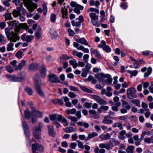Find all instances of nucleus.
I'll list each match as a JSON object with an SVG mask.
<instances>
[{
  "label": "nucleus",
  "mask_w": 153,
  "mask_h": 153,
  "mask_svg": "<svg viewBox=\"0 0 153 153\" xmlns=\"http://www.w3.org/2000/svg\"><path fill=\"white\" fill-rule=\"evenodd\" d=\"M33 0L35 2L38 1V0ZM24 5L30 12H32L34 9L36 8L37 7V5L33 3L32 0H25Z\"/></svg>",
  "instance_id": "nucleus-1"
},
{
  "label": "nucleus",
  "mask_w": 153,
  "mask_h": 153,
  "mask_svg": "<svg viewBox=\"0 0 153 153\" xmlns=\"http://www.w3.org/2000/svg\"><path fill=\"white\" fill-rule=\"evenodd\" d=\"M43 126V124L41 123H39L38 124V126H35L33 128L34 135L35 137L37 139L40 138L41 130Z\"/></svg>",
  "instance_id": "nucleus-2"
},
{
  "label": "nucleus",
  "mask_w": 153,
  "mask_h": 153,
  "mask_svg": "<svg viewBox=\"0 0 153 153\" xmlns=\"http://www.w3.org/2000/svg\"><path fill=\"white\" fill-rule=\"evenodd\" d=\"M136 89L134 87L128 88L127 91L128 97L130 99H132L136 97H137L136 94Z\"/></svg>",
  "instance_id": "nucleus-3"
},
{
  "label": "nucleus",
  "mask_w": 153,
  "mask_h": 153,
  "mask_svg": "<svg viewBox=\"0 0 153 153\" xmlns=\"http://www.w3.org/2000/svg\"><path fill=\"white\" fill-rule=\"evenodd\" d=\"M70 5L72 7H74V12L78 14L80 13L79 10H82L83 9V6L79 5L75 2L72 1Z\"/></svg>",
  "instance_id": "nucleus-4"
},
{
  "label": "nucleus",
  "mask_w": 153,
  "mask_h": 153,
  "mask_svg": "<svg viewBox=\"0 0 153 153\" xmlns=\"http://www.w3.org/2000/svg\"><path fill=\"white\" fill-rule=\"evenodd\" d=\"M48 80L52 83H57L60 82L59 78L55 74H50L48 76Z\"/></svg>",
  "instance_id": "nucleus-5"
},
{
  "label": "nucleus",
  "mask_w": 153,
  "mask_h": 153,
  "mask_svg": "<svg viewBox=\"0 0 153 153\" xmlns=\"http://www.w3.org/2000/svg\"><path fill=\"white\" fill-rule=\"evenodd\" d=\"M37 149L39 152H42L44 151V148L43 146L38 143H35L32 145V150L33 153H38L36 152Z\"/></svg>",
  "instance_id": "nucleus-6"
},
{
  "label": "nucleus",
  "mask_w": 153,
  "mask_h": 153,
  "mask_svg": "<svg viewBox=\"0 0 153 153\" xmlns=\"http://www.w3.org/2000/svg\"><path fill=\"white\" fill-rule=\"evenodd\" d=\"M19 33H15L13 32H11V35L8 39L10 42H16L17 41H18L20 39V37L18 36Z\"/></svg>",
  "instance_id": "nucleus-7"
},
{
  "label": "nucleus",
  "mask_w": 153,
  "mask_h": 153,
  "mask_svg": "<svg viewBox=\"0 0 153 153\" xmlns=\"http://www.w3.org/2000/svg\"><path fill=\"white\" fill-rule=\"evenodd\" d=\"M29 28V26L27 25L26 23L20 24H19L15 28V31L16 33H18L22 29H27Z\"/></svg>",
  "instance_id": "nucleus-8"
},
{
  "label": "nucleus",
  "mask_w": 153,
  "mask_h": 153,
  "mask_svg": "<svg viewBox=\"0 0 153 153\" xmlns=\"http://www.w3.org/2000/svg\"><path fill=\"white\" fill-rule=\"evenodd\" d=\"M91 96L93 98L96 100L97 102H98L100 104L103 105H105L106 104V102L99 96L96 95H92Z\"/></svg>",
  "instance_id": "nucleus-9"
},
{
  "label": "nucleus",
  "mask_w": 153,
  "mask_h": 153,
  "mask_svg": "<svg viewBox=\"0 0 153 153\" xmlns=\"http://www.w3.org/2000/svg\"><path fill=\"white\" fill-rule=\"evenodd\" d=\"M91 22L94 25H95L97 23L98 16L95 13H92L90 14Z\"/></svg>",
  "instance_id": "nucleus-10"
},
{
  "label": "nucleus",
  "mask_w": 153,
  "mask_h": 153,
  "mask_svg": "<svg viewBox=\"0 0 153 153\" xmlns=\"http://www.w3.org/2000/svg\"><path fill=\"white\" fill-rule=\"evenodd\" d=\"M34 86L35 88L39 87H41V82L39 79V75L38 74H36L35 75L34 79Z\"/></svg>",
  "instance_id": "nucleus-11"
},
{
  "label": "nucleus",
  "mask_w": 153,
  "mask_h": 153,
  "mask_svg": "<svg viewBox=\"0 0 153 153\" xmlns=\"http://www.w3.org/2000/svg\"><path fill=\"white\" fill-rule=\"evenodd\" d=\"M48 133L49 135L53 137H54L56 135V133L54 131V128L53 126H48Z\"/></svg>",
  "instance_id": "nucleus-12"
},
{
  "label": "nucleus",
  "mask_w": 153,
  "mask_h": 153,
  "mask_svg": "<svg viewBox=\"0 0 153 153\" xmlns=\"http://www.w3.org/2000/svg\"><path fill=\"white\" fill-rule=\"evenodd\" d=\"M95 78H97L100 82H105L104 78L106 77V75L102 73H100L98 74L95 75Z\"/></svg>",
  "instance_id": "nucleus-13"
},
{
  "label": "nucleus",
  "mask_w": 153,
  "mask_h": 153,
  "mask_svg": "<svg viewBox=\"0 0 153 153\" xmlns=\"http://www.w3.org/2000/svg\"><path fill=\"white\" fill-rule=\"evenodd\" d=\"M21 9L20 7H18L16 8V10H14L12 12L13 16L15 17H16L21 15Z\"/></svg>",
  "instance_id": "nucleus-14"
},
{
  "label": "nucleus",
  "mask_w": 153,
  "mask_h": 153,
  "mask_svg": "<svg viewBox=\"0 0 153 153\" xmlns=\"http://www.w3.org/2000/svg\"><path fill=\"white\" fill-rule=\"evenodd\" d=\"M24 79V77H18L16 76H13L10 81L13 82H21Z\"/></svg>",
  "instance_id": "nucleus-15"
},
{
  "label": "nucleus",
  "mask_w": 153,
  "mask_h": 153,
  "mask_svg": "<svg viewBox=\"0 0 153 153\" xmlns=\"http://www.w3.org/2000/svg\"><path fill=\"white\" fill-rule=\"evenodd\" d=\"M30 107L32 108L34 115H36V117H41L42 116V113L36 110L35 108L32 105H30Z\"/></svg>",
  "instance_id": "nucleus-16"
},
{
  "label": "nucleus",
  "mask_w": 153,
  "mask_h": 153,
  "mask_svg": "<svg viewBox=\"0 0 153 153\" xmlns=\"http://www.w3.org/2000/svg\"><path fill=\"white\" fill-rule=\"evenodd\" d=\"M99 147L101 149L105 148L108 150L111 148V146L110 144L108 143H100L99 145Z\"/></svg>",
  "instance_id": "nucleus-17"
},
{
  "label": "nucleus",
  "mask_w": 153,
  "mask_h": 153,
  "mask_svg": "<svg viewBox=\"0 0 153 153\" xmlns=\"http://www.w3.org/2000/svg\"><path fill=\"white\" fill-rule=\"evenodd\" d=\"M98 134L96 132H93L88 134V137L85 139V141H87L92 138L97 137L98 136Z\"/></svg>",
  "instance_id": "nucleus-18"
},
{
  "label": "nucleus",
  "mask_w": 153,
  "mask_h": 153,
  "mask_svg": "<svg viewBox=\"0 0 153 153\" xmlns=\"http://www.w3.org/2000/svg\"><path fill=\"white\" fill-rule=\"evenodd\" d=\"M34 114L33 112H29L28 109H26L25 111V118L28 119L31 116Z\"/></svg>",
  "instance_id": "nucleus-19"
},
{
  "label": "nucleus",
  "mask_w": 153,
  "mask_h": 153,
  "mask_svg": "<svg viewBox=\"0 0 153 153\" xmlns=\"http://www.w3.org/2000/svg\"><path fill=\"white\" fill-rule=\"evenodd\" d=\"M25 63V60L22 61L18 65L16 68L15 70L16 71H19L21 70L24 67Z\"/></svg>",
  "instance_id": "nucleus-20"
},
{
  "label": "nucleus",
  "mask_w": 153,
  "mask_h": 153,
  "mask_svg": "<svg viewBox=\"0 0 153 153\" xmlns=\"http://www.w3.org/2000/svg\"><path fill=\"white\" fill-rule=\"evenodd\" d=\"M72 58V57H70L66 54H62L60 57V62L61 63H63L67 60Z\"/></svg>",
  "instance_id": "nucleus-21"
},
{
  "label": "nucleus",
  "mask_w": 153,
  "mask_h": 153,
  "mask_svg": "<svg viewBox=\"0 0 153 153\" xmlns=\"http://www.w3.org/2000/svg\"><path fill=\"white\" fill-rule=\"evenodd\" d=\"M76 40L77 42L80 43L82 44L86 45H88L87 41L84 38L78 39H76Z\"/></svg>",
  "instance_id": "nucleus-22"
},
{
  "label": "nucleus",
  "mask_w": 153,
  "mask_h": 153,
  "mask_svg": "<svg viewBox=\"0 0 153 153\" xmlns=\"http://www.w3.org/2000/svg\"><path fill=\"white\" fill-rule=\"evenodd\" d=\"M22 125L23 126V127L25 131V133L27 135H29V132H28V126L26 123L25 121H23L22 122Z\"/></svg>",
  "instance_id": "nucleus-23"
},
{
  "label": "nucleus",
  "mask_w": 153,
  "mask_h": 153,
  "mask_svg": "<svg viewBox=\"0 0 153 153\" xmlns=\"http://www.w3.org/2000/svg\"><path fill=\"white\" fill-rule=\"evenodd\" d=\"M122 101L123 107L128 110L130 109L131 108V106L128 104V103L124 100H122Z\"/></svg>",
  "instance_id": "nucleus-24"
},
{
  "label": "nucleus",
  "mask_w": 153,
  "mask_h": 153,
  "mask_svg": "<svg viewBox=\"0 0 153 153\" xmlns=\"http://www.w3.org/2000/svg\"><path fill=\"white\" fill-rule=\"evenodd\" d=\"M38 65L37 64L32 63L29 66V68L31 71H34L37 69L38 68Z\"/></svg>",
  "instance_id": "nucleus-25"
},
{
  "label": "nucleus",
  "mask_w": 153,
  "mask_h": 153,
  "mask_svg": "<svg viewBox=\"0 0 153 153\" xmlns=\"http://www.w3.org/2000/svg\"><path fill=\"white\" fill-rule=\"evenodd\" d=\"M121 105V103L120 102H118L115 103V105L112 106V110L115 111H118V108Z\"/></svg>",
  "instance_id": "nucleus-26"
},
{
  "label": "nucleus",
  "mask_w": 153,
  "mask_h": 153,
  "mask_svg": "<svg viewBox=\"0 0 153 153\" xmlns=\"http://www.w3.org/2000/svg\"><path fill=\"white\" fill-rule=\"evenodd\" d=\"M134 149V147L133 146H128L126 151L127 153H133V151Z\"/></svg>",
  "instance_id": "nucleus-27"
},
{
  "label": "nucleus",
  "mask_w": 153,
  "mask_h": 153,
  "mask_svg": "<svg viewBox=\"0 0 153 153\" xmlns=\"http://www.w3.org/2000/svg\"><path fill=\"white\" fill-rule=\"evenodd\" d=\"M46 71L45 67L42 66L40 71V74L42 77H44L45 76Z\"/></svg>",
  "instance_id": "nucleus-28"
},
{
  "label": "nucleus",
  "mask_w": 153,
  "mask_h": 153,
  "mask_svg": "<svg viewBox=\"0 0 153 153\" xmlns=\"http://www.w3.org/2000/svg\"><path fill=\"white\" fill-rule=\"evenodd\" d=\"M14 44L12 42H10L7 45V50L8 51H11L13 50V48Z\"/></svg>",
  "instance_id": "nucleus-29"
},
{
  "label": "nucleus",
  "mask_w": 153,
  "mask_h": 153,
  "mask_svg": "<svg viewBox=\"0 0 153 153\" xmlns=\"http://www.w3.org/2000/svg\"><path fill=\"white\" fill-rule=\"evenodd\" d=\"M126 134V131L125 130H123L119 133V135L118 137L122 140H123L125 138L124 135Z\"/></svg>",
  "instance_id": "nucleus-30"
},
{
  "label": "nucleus",
  "mask_w": 153,
  "mask_h": 153,
  "mask_svg": "<svg viewBox=\"0 0 153 153\" xmlns=\"http://www.w3.org/2000/svg\"><path fill=\"white\" fill-rule=\"evenodd\" d=\"M41 29L40 27L37 28L36 32L35 33L36 38L37 39H39L40 37Z\"/></svg>",
  "instance_id": "nucleus-31"
},
{
  "label": "nucleus",
  "mask_w": 153,
  "mask_h": 153,
  "mask_svg": "<svg viewBox=\"0 0 153 153\" xmlns=\"http://www.w3.org/2000/svg\"><path fill=\"white\" fill-rule=\"evenodd\" d=\"M100 137L103 140H106L109 139L110 138L111 136L109 133H107L105 134H102L101 135Z\"/></svg>",
  "instance_id": "nucleus-32"
},
{
  "label": "nucleus",
  "mask_w": 153,
  "mask_h": 153,
  "mask_svg": "<svg viewBox=\"0 0 153 153\" xmlns=\"http://www.w3.org/2000/svg\"><path fill=\"white\" fill-rule=\"evenodd\" d=\"M113 126L114 128L118 127L120 130H122L123 128L122 126V123L121 122L116 123L113 125Z\"/></svg>",
  "instance_id": "nucleus-33"
},
{
  "label": "nucleus",
  "mask_w": 153,
  "mask_h": 153,
  "mask_svg": "<svg viewBox=\"0 0 153 153\" xmlns=\"http://www.w3.org/2000/svg\"><path fill=\"white\" fill-rule=\"evenodd\" d=\"M144 141L145 143H153V135H152L150 138L148 137L145 138Z\"/></svg>",
  "instance_id": "nucleus-34"
},
{
  "label": "nucleus",
  "mask_w": 153,
  "mask_h": 153,
  "mask_svg": "<svg viewBox=\"0 0 153 153\" xmlns=\"http://www.w3.org/2000/svg\"><path fill=\"white\" fill-rule=\"evenodd\" d=\"M72 54L74 56H77L79 58H81L82 57L83 54L81 52H78L75 50H73Z\"/></svg>",
  "instance_id": "nucleus-35"
},
{
  "label": "nucleus",
  "mask_w": 153,
  "mask_h": 153,
  "mask_svg": "<svg viewBox=\"0 0 153 153\" xmlns=\"http://www.w3.org/2000/svg\"><path fill=\"white\" fill-rule=\"evenodd\" d=\"M66 111L68 115L70 114H76V109L74 108L71 109L67 110H66Z\"/></svg>",
  "instance_id": "nucleus-36"
},
{
  "label": "nucleus",
  "mask_w": 153,
  "mask_h": 153,
  "mask_svg": "<svg viewBox=\"0 0 153 153\" xmlns=\"http://www.w3.org/2000/svg\"><path fill=\"white\" fill-rule=\"evenodd\" d=\"M8 24L9 27H10L11 28H12L16 27L17 25V24L16 23V21H15L9 22L8 23Z\"/></svg>",
  "instance_id": "nucleus-37"
},
{
  "label": "nucleus",
  "mask_w": 153,
  "mask_h": 153,
  "mask_svg": "<svg viewBox=\"0 0 153 153\" xmlns=\"http://www.w3.org/2000/svg\"><path fill=\"white\" fill-rule=\"evenodd\" d=\"M15 56L18 59H20L23 56V53L21 50L18 51L16 54Z\"/></svg>",
  "instance_id": "nucleus-38"
},
{
  "label": "nucleus",
  "mask_w": 153,
  "mask_h": 153,
  "mask_svg": "<svg viewBox=\"0 0 153 153\" xmlns=\"http://www.w3.org/2000/svg\"><path fill=\"white\" fill-rule=\"evenodd\" d=\"M152 69L151 68L149 67L148 68L147 71L144 74V76L145 77H148L152 73Z\"/></svg>",
  "instance_id": "nucleus-39"
},
{
  "label": "nucleus",
  "mask_w": 153,
  "mask_h": 153,
  "mask_svg": "<svg viewBox=\"0 0 153 153\" xmlns=\"http://www.w3.org/2000/svg\"><path fill=\"white\" fill-rule=\"evenodd\" d=\"M106 75V77L107 78L106 80V82L108 85H110L112 83V79L111 78V76L109 74L105 75Z\"/></svg>",
  "instance_id": "nucleus-40"
},
{
  "label": "nucleus",
  "mask_w": 153,
  "mask_h": 153,
  "mask_svg": "<svg viewBox=\"0 0 153 153\" xmlns=\"http://www.w3.org/2000/svg\"><path fill=\"white\" fill-rule=\"evenodd\" d=\"M69 63L71 65H72L74 68H75L77 66V63L75 59L70 60Z\"/></svg>",
  "instance_id": "nucleus-41"
},
{
  "label": "nucleus",
  "mask_w": 153,
  "mask_h": 153,
  "mask_svg": "<svg viewBox=\"0 0 153 153\" xmlns=\"http://www.w3.org/2000/svg\"><path fill=\"white\" fill-rule=\"evenodd\" d=\"M25 91L30 95H32L33 93V91L32 89L29 87H26L25 88Z\"/></svg>",
  "instance_id": "nucleus-42"
},
{
  "label": "nucleus",
  "mask_w": 153,
  "mask_h": 153,
  "mask_svg": "<svg viewBox=\"0 0 153 153\" xmlns=\"http://www.w3.org/2000/svg\"><path fill=\"white\" fill-rule=\"evenodd\" d=\"M65 131L67 133H70L74 131V130L72 127H67L64 129Z\"/></svg>",
  "instance_id": "nucleus-43"
},
{
  "label": "nucleus",
  "mask_w": 153,
  "mask_h": 153,
  "mask_svg": "<svg viewBox=\"0 0 153 153\" xmlns=\"http://www.w3.org/2000/svg\"><path fill=\"white\" fill-rule=\"evenodd\" d=\"M62 17L64 18L65 16H66L68 15V11L67 9L62 7Z\"/></svg>",
  "instance_id": "nucleus-44"
},
{
  "label": "nucleus",
  "mask_w": 153,
  "mask_h": 153,
  "mask_svg": "<svg viewBox=\"0 0 153 153\" xmlns=\"http://www.w3.org/2000/svg\"><path fill=\"white\" fill-rule=\"evenodd\" d=\"M131 103L135 104L136 105L139 107H140V102L138 100L133 99L131 101Z\"/></svg>",
  "instance_id": "nucleus-45"
},
{
  "label": "nucleus",
  "mask_w": 153,
  "mask_h": 153,
  "mask_svg": "<svg viewBox=\"0 0 153 153\" xmlns=\"http://www.w3.org/2000/svg\"><path fill=\"white\" fill-rule=\"evenodd\" d=\"M102 122L104 123L111 124L113 123V121L111 120L107 119V117H105Z\"/></svg>",
  "instance_id": "nucleus-46"
},
{
  "label": "nucleus",
  "mask_w": 153,
  "mask_h": 153,
  "mask_svg": "<svg viewBox=\"0 0 153 153\" xmlns=\"http://www.w3.org/2000/svg\"><path fill=\"white\" fill-rule=\"evenodd\" d=\"M6 69L7 71L10 73L13 72L14 71V69L10 65H7L6 67Z\"/></svg>",
  "instance_id": "nucleus-47"
},
{
  "label": "nucleus",
  "mask_w": 153,
  "mask_h": 153,
  "mask_svg": "<svg viewBox=\"0 0 153 153\" xmlns=\"http://www.w3.org/2000/svg\"><path fill=\"white\" fill-rule=\"evenodd\" d=\"M5 32L6 35L7 36V39H8L10 37L11 35V32L10 33L9 31L10 29L8 28H6L5 29Z\"/></svg>",
  "instance_id": "nucleus-48"
},
{
  "label": "nucleus",
  "mask_w": 153,
  "mask_h": 153,
  "mask_svg": "<svg viewBox=\"0 0 153 153\" xmlns=\"http://www.w3.org/2000/svg\"><path fill=\"white\" fill-rule=\"evenodd\" d=\"M78 50H81L85 53H88L89 52V50L88 48H85L82 46H79Z\"/></svg>",
  "instance_id": "nucleus-49"
},
{
  "label": "nucleus",
  "mask_w": 153,
  "mask_h": 153,
  "mask_svg": "<svg viewBox=\"0 0 153 153\" xmlns=\"http://www.w3.org/2000/svg\"><path fill=\"white\" fill-rule=\"evenodd\" d=\"M78 50H81L85 53H88L89 52V50L88 48H85L82 46H79Z\"/></svg>",
  "instance_id": "nucleus-50"
},
{
  "label": "nucleus",
  "mask_w": 153,
  "mask_h": 153,
  "mask_svg": "<svg viewBox=\"0 0 153 153\" xmlns=\"http://www.w3.org/2000/svg\"><path fill=\"white\" fill-rule=\"evenodd\" d=\"M36 89L38 93L40 96H44V93L41 88V87L36 88Z\"/></svg>",
  "instance_id": "nucleus-51"
},
{
  "label": "nucleus",
  "mask_w": 153,
  "mask_h": 153,
  "mask_svg": "<svg viewBox=\"0 0 153 153\" xmlns=\"http://www.w3.org/2000/svg\"><path fill=\"white\" fill-rule=\"evenodd\" d=\"M80 88L83 91L87 92L89 93H91L92 92V91L91 90L88 89L87 88L83 86H81L80 87Z\"/></svg>",
  "instance_id": "nucleus-52"
},
{
  "label": "nucleus",
  "mask_w": 153,
  "mask_h": 153,
  "mask_svg": "<svg viewBox=\"0 0 153 153\" xmlns=\"http://www.w3.org/2000/svg\"><path fill=\"white\" fill-rule=\"evenodd\" d=\"M34 38V36L32 35L27 36L25 40L27 42H30Z\"/></svg>",
  "instance_id": "nucleus-53"
},
{
  "label": "nucleus",
  "mask_w": 153,
  "mask_h": 153,
  "mask_svg": "<svg viewBox=\"0 0 153 153\" xmlns=\"http://www.w3.org/2000/svg\"><path fill=\"white\" fill-rule=\"evenodd\" d=\"M128 72L129 73L131 74L130 76L131 77L133 76H135L137 74V71L136 70H134L133 71H128Z\"/></svg>",
  "instance_id": "nucleus-54"
},
{
  "label": "nucleus",
  "mask_w": 153,
  "mask_h": 153,
  "mask_svg": "<svg viewBox=\"0 0 153 153\" xmlns=\"http://www.w3.org/2000/svg\"><path fill=\"white\" fill-rule=\"evenodd\" d=\"M97 149L98 150V153H105V149H100L98 146L96 147L94 150L96 151Z\"/></svg>",
  "instance_id": "nucleus-55"
},
{
  "label": "nucleus",
  "mask_w": 153,
  "mask_h": 153,
  "mask_svg": "<svg viewBox=\"0 0 153 153\" xmlns=\"http://www.w3.org/2000/svg\"><path fill=\"white\" fill-rule=\"evenodd\" d=\"M83 72L82 73V75L83 77H86L87 76V73L88 70H86L85 68H83L82 69Z\"/></svg>",
  "instance_id": "nucleus-56"
},
{
  "label": "nucleus",
  "mask_w": 153,
  "mask_h": 153,
  "mask_svg": "<svg viewBox=\"0 0 153 153\" xmlns=\"http://www.w3.org/2000/svg\"><path fill=\"white\" fill-rule=\"evenodd\" d=\"M95 12L96 13H99V10H98L94 8L93 7H91L89 9H88L87 12L88 13L89 12Z\"/></svg>",
  "instance_id": "nucleus-57"
},
{
  "label": "nucleus",
  "mask_w": 153,
  "mask_h": 153,
  "mask_svg": "<svg viewBox=\"0 0 153 153\" xmlns=\"http://www.w3.org/2000/svg\"><path fill=\"white\" fill-rule=\"evenodd\" d=\"M42 7L43 8V14L44 15H46L47 11V8L46 5L45 4H44L42 5Z\"/></svg>",
  "instance_id": "nucleus-58"
},
{
  "label": "nucleus",
  "mask_w": 153,
  "mask_h": 153,
  "mask_svg": "<svg viewBox=\"0 0 153 153\" xmlns=\"http://www.w3.org/2000/svg\"><path fill=\"white\" fill-rule=\"evenodd\" d=\"M103 50L107 53L110 52L111 51L110 48L107 45L104 46L103 48Z\"/></svg>",
  "instance_id": "nucleus-59"
},
{
  "label": "nucleus",
  "mask_w": 153,
  "mask_h": 153,
  "mask_svg": "<svg viewBox=\"0 0 153 153\" xmlns=\"http://www.w3.org/2000/svg\"><path fill=\"white\" fill-rule=\"evenodd\" d=\"M68 118L74 122H76L77 121L78 118L75 117H72L70 116L68 117Z\"/></svg>",
  "instance_id": "nucleus-60"
},
{
  "label": "nucleus",
  "mask_w": 153,
  "mask_h": 153,
  "mask_svg": "<svg viewBox=\"0 0 153 153\" xmlns=\"http://www.w3.org/2000/svg\"><path fill=\"white\" fill-rule=\"evenodd\" d=\"M92 105V103L91 102L88 103L86 102L84 104V106L86 108H90Z\"/></svg>",
  "instance_id": "nucleus-61"
},
{
  "label": "nucleus",
  "mask_w": 153,
  "mask_h": 153,
  "mask_svg": "<svg viewBox=\"0 0 153 153\" xmlns=\"http://www.w3.org/2000/svg\"><path fill=\"white\" fill-rule=\"evenodd\" d=\"M62 122L64 123L63 126H68L69 125V123L68 122L67 120L65 118L63 119V120L62 121Z\"/></svg>",
  "instance_id": "nucleus-62"
},
{
  "label": "nucleus",
  "mask_w": 153,
  "mask_h": 153,
  "mask_svg": "<svg viewBox=\"0 0 153 153\" xmlns=\"http://www.w3.org/2000/svg\"><path fill=\"white\" fill-rule=\"evenodd\" d=\"M68 32L69 35L70 36H73L75 34V33L74 31L70 28L68 29Z\"/></svg>",
  "instance_id": "nucleus-63"
},
{
  "label": "nucleus",
  "mask_w": 153,
  "mask_h": 153,
  "mask_svg": "<svg viewBox=\"0 0 153 153\" xmlns=\"http://www.w3.org/2000/svg\"><path fill=\"white\" fill-rule=\"evenodd\" d=\"M6 19L7 20H10L12 19L11 14L7 13L5 15Z\"/></svg>",
  "instance_id": "nucleus-64"
}]
</instances>
